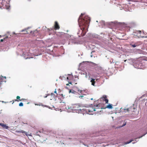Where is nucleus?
Wrapping results in <instances>:
<instances>
[{"label": "nucleus", "mask_w": 147, "mask_h": 147, "mask_svg": "<svg viewBox=\"0 0 147 147\" xmlns=\"http://www.w3.org/2000/svg\"><path fill=\"white\" fill-rule=\"evenodd\" d=\"M91 80L90 82L92 83V85L93 86H94L95 83V79L92 78H91Z\"/></svg>", "instance_id": "nucleus-14"}, {"label": "nucleus", "mask_w": 147, "mask_h": 147, "mask_svg": "<svg viewBox=\"0 0 147 147\" xmlns=\"http://www.w3.org/2000/svg\"><path fill=\"white\" fill-rule=\"evenodd\" d=\"M16 98H17V99L15 100V101H17L19 102V101H22V99H20V97L19 96H17L16 97Z\"/></svg>", "instance_id": "nucleus-13"}, {"label": "nucleus", "mask_w": 147, "mask_h": 147, "mask_svg": "<svg viewBox=\"0 0 147 147\" xmlns=\"http://www.w3.org/2000/svg\"><path fill=\"white\" fill-rule=\"evenodd\" d=\"M3 76H2L1 77L0 76V80H2L3 79Z\"/></svg>", "instance_id": "nucleus-21"}, {"label": "nucleus", "mask_w": 147, "mask_h": 147, "mask_svg": "<svg viewBox=\"0 0 147 147\" xmlns=\"http://www.w3.org/2000/svg\"><path fill=\"white\" fill-rule=\"evenodd\" d=\"M16 131L18 133H20V131Z\"/></svg>", "instance_id": "nucleus-25"}, {"label": "nucleus", "mask_w": 147, "mask_h": 147, "mask_svg": "<svg viewBox=\"0 0 147 147\" xmlns=\"http://www.w3.org/2000/svg\"><path fill=\"white\" fill-rule=\"evenodd\" d=\"M137 109L136 108L134 105L131 106L130 107L126 109H124V111L125 112H128L131 114L134 112H136Z\"/></svg>", "instance_id": "nucleus-2"}, {"label": "nucleus", "mask_w": 147, "mask_h": 147, "mask_svg": "<svg viewBox=\"0 0 147 147\" xmlns=\"http://www.w3.org/2000/svg\"><path fill=\"white\" fill-rule=\"evenodd\" d=\"M22 99V101L23 100H25V99Z\"/></svg>", "instance_id": "nucleus-34"}, {"label": "nucleus", "mask_w": 147, "mask_h": 147, "mask_svg": "<svg viewBox=\"0 0 147 147\" xmlns=\"http://www.w3.org/2000/svg\"><path fill=\"white\" fill-rule=\"evenodd\" d=\"M118 63L117 62L115 63V67H118V64H117V63Z\"/></svg>", "instance_id": "nucleus-20"}, {"label": "nucleus", "mask_w": 147, "mask_h": 147, "mask_svg": "<svg viewBox=\"0 0 147 147\" xmlns=\"http://www.w3.org/2000/svg\"><path fill=\"white\" fill-rule=\"evenodd\" d=\"M100 100H102L103 101H105L106 103H108V102L109 100L106 95L103 96L102 97L100 98Z\"/></svg>", "instance_id": "nucleus-6"}, {"label": "nucleus", "mask_w": 147, "mask_h": 147, "mask_svg": "<svg viewBox=\"0 0 147 147\" xmlns=\"http://www.w3.org/2000/svg\"><path fill=\"white\" fill-rule=\"evenodd\" d=\"M1 81L0 82V85L2 84L1 82L3 81V79L2 80H1Z\"/></svg>", "instance_id": "nucleus-23"}, {"label": "nucleus", "mask_w": 147, "mask_h": 147, "mask_svg": "<svg viewBox=\"0 0 147 147\" xmlns=\"http://www.w3.org/2000/svg\"><path fill=\"white\" fill-rule=\"evenodd\" d=\"M67 79H68V77L67 78Z\"/></svg>", "instance_id": "nucleus-43"}, {"label": "nucleus", "mask_w": 147, "mask_h": 147, "mask_svg": "<svg viewBox=\"0 0 147 147\" xmlns=\"http://www.w3.org/2000/svg\"><path fill=\"white\" fill-rule=\"evenodd\" d=\"M90 56H91V57H92V56H93L92 55H90Z\"/></svg>", "instance_id": "nucleus-30"}, {"label": "nucleus", "mask_w": 147, "mask_h": 147, "mask_svg": "<svg viewBox=\"0 0 147 147\" xmlns=\"http://www.w3.org/2000/svg\"><path fill=\"white\" fill-rule=\"evenodd\" d=\"M65 108L66 109H67V108L66 107H65Z\"/></svg>", "instance_id": "nucleus-39"}, {"label": "nucleus", "mask_w": 147, "mask_h": 147, "mask_svg": "<svg viewBox=\"0 0 147 147\" xmlns=\"http://www.w3.org/2000/svg\"><path fill=\"white\" fill-rule=\"evenodd\" d=\"M78 91L82 95L80 96L79 97L80 98H82L83 97L84 95H86V94H85L84 93V92H85L86 91L85 90H78Z\"/></svg>", "instance_id": "nucleus-8"}, {"label": "nucleus", "mask_w": 147, "mask_h": 147, "mask_svg": "<svg viewBox=\"0 0 147 147\" xmlns=\"http://www.w3.org/2000/svg\"><path fill=\"white\" fill-rule=\"evenodd\" d=\"M83 14L81 13L78 20L80 27V30L78 32V34L79 37L84 36L86 33V29H87L88 24L90 21V18L88 16H85L84 18L82 17Z\"/></svg>", "instance_id": "nucleus-1"}, {"label": "nucleus", "mask_w": 147, "mask_h": 147, "mask_svg": "<svg viewBox=\"0 0 147 147\" xmlns=\"http://www.w3.org/2000/svg\"><path fill=\"white\" fill-rule=\"evenodd\" d=\"M101 111V110H100V111L98 110H97V112H100Z\"/></svg>", "instance_id": "nucleus-26"}, {"label": "nucleus", "mask_w": 147, "mask_h": 147, "mask_svg": "<svg viewBox=\"0 0 147 147\" xmlns=\"http://www.w3.org/2000/svg\"><path fill=\"white\" fill-rule=\"evenodd\" d=\"M62 103L63 104V105H65V103H64V102H62Z\"/></svg>", "instance_id": "nucleus-31"}, {"label": "nucleus", "mask_w": 147, "mask_h": 147, "mask_svg": "<svg viewBox=\"0 0 147 147\" xmlns=\"http://www.w3.org/2000/svg\"><path fill=\"white\" fill-rule=\"evenodd\" d=\"M113 105L111 104H109L105 108L101 107L100 109H105L106 108H107L109 109H112L113 108Z\"/></svg>", "instance_id": "nucleus-10"}, {"label": "nucleus", "mask_w": 147, "mask_h": 147, "mask_svg": "<svg viewBox=\"0 0 147 147\" xmlns=\"http://www.w3.org/2000/svg\"><path fill=\"white\" fill-rule=\"evenodd\" d=\"M141 63H138V62H137L134 64V67L140 69L141 68Z\"/></svg>", "instance_id": "nucleus-9"}, {"label": "nucleus", "mask_w": 147, "mask_h": 147, "mask_svg": "<svg viewBox=\"0 0 147 147\" xmlns=\"http://www.w3.org/2000/svg\"><path fill=\"white\" fill-rule=\"evenodd\" d=\"M1 123H0V125H1Z\"/></svg>", "instance_id": "nucleus-35"}, {"label": "nucleus", "mask_w": 147, "mask_h": 147, "mask_svg": "<svg viewBox=\"0 0 147 147\" xmlns=\"http://www.w3.org/2000/svg\"><path fill=\"white\" fill-rule=\"evenodd\" d=\"M133 141V140H131L129 142H126L125 144H129L131 142H132Z\"/></svg>", "instance_id": "nucleus-18"}, {"label": "nucleus", "mask_w": 147, "mask_h": 147, "mask_svg": "<svg viewBox=\"0 0 147 147\" xmlns=\"http://www.w3.org/2000/svg\"><path fill=\"white\" fill-rule=\"evenodd\" d=\"M2 127L3 128L6 129H8L9 127L8 126H7L6 124L3 123H1V125Z\"/></svg>", "instance_id": "nucleus-12"}, {"label": "nucleus", "mask_w": 147, "mask_h": 147, "mask_svg": "<svg viewBox=\"0 0 147 147\" xmlns=\"http://www.w3.org/2000/svg\"><path fill=\"white\" fill-rule=\"evenodd\" d=\"M61 95H62V96H63V94H62Z\"/></svg>", "instance_id": "nucleus-41"}, {"label": "nucleus", "mask_w": 147, "mask_h": 147, "mask_svg": "<svg viewBox=\"0 0 147 147\" xmlns=\"http://www.w3.org/2000/svg\"><path fill=\"white\" fill-rule=\"evenodd\" d=\"M75 78H77L78 79H79V78H78V76H75Z\"/></svg>", "instance_id": "nucleus-22"}, {"label": "nucleus", "mask_w": 147, "mask_h": 147, "mask_svg": "<svg viewBox=\"0 0 147 147\" xmlns=\"http://www.w3.org/2000/svg\"><path fill=\"white\" fill-rule=\"evenodd\" d=\"M28 29H26L24 30H22V32H24V33L25 34H29V32H28Z\"/></svg>", "instance_id": "nucleus-15"}, {"label": "nucleus", "mask_w": 147, "mask_h": 147, "mask_svg": "<svg viewBox=\"0 0 147 147\" xmlns=\"http://www.w3.org/2000/svg\"><path fill=\"white\" fill-rule=\"evenodd\" d=\"M91 100H93V98H91Z\"/></svg>", "instance_id": "nucleus-37"}, {"label": "nucleus", "mask_w": 147, "mask_h": 147, "mask_svg": "<svg viewBox=\"0 0 147 147\" xmlns=\"http://www.w3.org/2000/svg\"><path fill=\"white\" fill-rule=\"evenodd\" d=\"M68 109H70V108L68 107Z\"/></svg>", "instance_id": "nucleus-42"}, {"label": "nucleus", "mask_w": 147, "mask_h": 147, "mask_svg": "<svg viewBox=\"0 0 147 147\" xmlns=\"http://www.w3.org/2000/svg\"><path fill=\"white\" fill-rule=\"evenodd\" d=\"M126 124V123H125V124H124L123 125H122V126H125V125Z\"/></svg>", "instance_id": "nucleus-29"}, {"label": "nucleus", "mask_w": 147, "mask_h": 147, "mask_svg": "<svg viewBox=\"0 0 147 147\" xmlns=\"http://www.w3.org/2000/svg\"><path fill=\"white\" fill-rule=\"evenodd\" d=\"M141 137H140L139 138H141Z\"/></svg>", "instance_id": "nucleus-45"}, {"label": "nucleus", "mask_w": 147, "mask_h": 147, "mask_svg": "<svg viewBox=\"0 0 147 147\" xmlns=\"http://www.w3.org/2000/svg\"><path fill=\"white\" fill-rule=\"evenodd\" d=\"M3 78H4L5 79H6V77H5V76L3 77Z\"/></svg>", "instance_id": "nucleus-28"}, {"label": "nucleus", "mask_w": 147, "mask_h": 147, "mask_svg": "<svg viewBox=\"0 0 147 147\" xmlns=\"http://www.w3.org/2000/svg\"><path fill=\"white\" fill-rule=\"evenodd\" d=\"M82 107V105L80 104H74L73 105L72 107L73 109H80L79 108Z\"/></svg>", "instance_id": "nucleus-4"}, {"label": "nucleus", "mask_w": 147, "mask_h": 147, "mask_svg": "<svg viewBox=\"0 0 147 147\" xmlns=\"http://www.w3.org/2000/svg\"><path fill=\"white\" fill-rule=\"evenodd\" d=\"M54 93H55L56 94V93H57L56 91V89H55V90L54 91Z\"/></svg>", "instance_id": "nucleus-24"}, {"label": "nucleus", "mask_w": 147, "mask_h": 147, "mask_svg": "<svg viewBox=\"0 0 147 147\" xmlns=\"http://www.w3.org/2000/svg\"><path fill=\"white\" fill-rule=\"evenodd\" d=\"M69 139H70V138H69ZM71 139V138H70V139Z\"/></svg>", "instance_id": "nucleus-44"}, {"label": "nucleus", "mask_w": 147, "mask_h": 147, "mask_svg": "<svg viewBox=\"0 0 147 147\" xmlns=\"http://www.w3.org/2000/svg\"><path fill=\"white\" fill-rule=\"evenodd\" d=\"M3 39H1V40H0L1 42H3Z\"/></svg>", "instance_id": "nucleus-27"}, {"label": "nucleus", "mask_w": 147, "mask_h": 147, "mask_svg": "<svg viewBox=\"0 0 147 147\" xmlns=\"http://www.w3.org/2000/svg\"><path fill=\"white\" fill-rule=\"evenodd\" d=\"M23 103L22 102H20L19 104V106H21V107L23 106Z\"/></svg>", "instance_id": "nucleus-19"}, {"label": "nucleus", "mask_w": 147, "mask_h": 147, "mask_svg": "<svg viewBox=\"0 0 147 147\" xmlns=\"http://www.w3.org/2000/svg\"><path fill=\"white\" fill-rule=\"evenodd\" d=\"M94 52V51H92L91 53H92V52Z\"/></svg>", "instance_id": "nucleus-32"}, {"label": "nucleus", "mask_w": 147, "mask_h": 147, "mask_svg": "<svg viewBox=\"0 0 147 147\" xmlns=\"http://www.w3.org/2000/svg\"><path fill=\"white\" fill-rule=\"evenodd\" d=\"M132 47H135L138 46V45L136 44H134L133 45H131Z\"/></svg>", "instance_id": "nucleus-17"}, {"label": "nucleus", "mask_w": 147, "mask_h": 147, "mask_svg": "<svg viewBox=\"0 0 147 147\" xmlns=\"http://www.w3.org/2000/svg\"><path fill=\"white\" fill-rule=\"evenodd\" d=\"M136 34H134L137 36L139 38L146 37L145 36V33L143 31H141L140 30L137 31L135 33Z\"/></svg>", "instance_id": "nucleus-3"}, {"label": "nucleus", "mask_w": 147, "mask_h": 147, "mask_svg": "<svg viewBox=\"0 0 147 147\" xmlns=\"http://www.w3.org/2000/svg\"><path fill=\"white\" fill-rule=\"evenodd\" d=\"M75 83L76 84H77V83H75Z\"/></svg>", "instance_id": "nucleus-40"}, {"label": "nucleus", "mask_w": 147, "mask_h": 147, "mask_svg": "<svg viewBox=\"0 0 147 147\" xmlns=\"http://www.w3.org/2000/svg\"><path fill=\"white\" fill-rule=\"evenodd\" d=\"M51 95L52 96H53V98H55L57 97V93H56V94H54L53 93H52Z\"/></svg>", "instance_id": "nucleus-16"}, {"label": "nucleus", "mask_w": 147, "mask_h": 147, "mask_svg": "<svg viewBox=\"0 0 147 147\" xmlns=\"http://www.w3.org/2000/svg\"><path fill=\"white\" fill-rule=\"evenodd\" d=\"M14 101H13V102L12 103V104H13V103H14Z\"/></svg>", "instance_id": "nucleus-38"}, {"label": "nucleus", "mask_w": 147, "mask_h": 147, "mask_svg": "<svg viewBox=\"0 0 147 147\" xmlns=\"http://www.w3.org/2000/svg\"><path fill=\"white\" fill-rule=\"evenodd\" d=\"M47 96H45L44 97L45 98H46L47 97Z\"/></svg>", "instance_id": "nucleus-33"}, {"label": "nucleus", "mask_w": 147, "mask_h": 147, "mask_svg": "<svg viewBox=\"0 0 147 147\" xmlns=\"http://www.w3.org/2000/svg\"><path fill=\"white\" fill-rule=\"evenodd\" d=\"M99 104H98L96 105V108H94L93 107H90L88 109V111L89 112H92L93 111H96V110H97L98 109H99V108H98V107H99Z\"/></svg>", "instance_id": "nucleus-5"}, {"label": "nucleus", "mask_w": 147, "mask_h": 147, "mask_svg": "<svg viewBox=\"0 0 147 147\" xmlns=\"http://www.w3.org/2000/svg\"><path fill=\"white\" fill-rule=\"evenodd\" d=\"M28 1H31V0H28Z\"/></svg>", "instance_id": "nucleus-36"}, {"label": "nucleus", "mask_w": 147, "mask_h": 147, "mask_svg": "<svg viewBox=\"0 0 147 147\" xmlns=\"http://www.w3.org/2000/svg\"><path fill=\"white\" fill-rule=\"evenodd\" d=\"M60 28V26L58 23L57 21H55V24L54 25V29L55 30H59Z\"/></svg>", "instance_id": "nucleus-7"}, {"label": "nucleus", "mask_w": 147, "mask_h": 147, "mask_svg": "<svg viewBox=\"0 0 147 147\" xmlns=\"http://www.w3.org/2000/svg\"><path fill=\"white\" fill-rule=\"evenodd\" d=\"M20 133H22L24 134L27 136H31L32 135L30 134H28L25 131H24L23 130H21L20 131Z\"/></svg>", "instance_id": "nucleus-11"}]
</instances>
